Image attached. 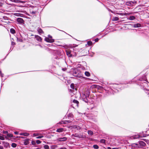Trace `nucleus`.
Listing matches in <instances>:
<instances>
[{
  "mask_svg": "<svg viewBox=\"0 0 149 149\" xmlns=\"http://www.w3.org/2000/svg\"><path fill=\"white\" fill-rule=\"evenodd\" d=\"M141 26V24H140L138 23L134 24L133 25V27L134 28L140 27Z\"/></svg>",
  "mask_w": 149,
  "mask_h": 149,
  "instance_id": "11",
  "label": "nucleus"
},
{
  "mask_svg": "<svg viewBox=\"0 0 149 149\" xmlns=\"http://www.w3.org/2000/svg\"><path fill=\"white\" fill-rule=\"evenodd\" d=\"M69 91L70 92H72V90H71V89H69Z\"/></svg>",
  "mask_w": 149,
  "mask_h": 149,
  "instance_id": "49",
  "label": "nucleus"
},
{
  "mask_svg": "<svg viewBox=\"0 0 149 149\" xmlns=\"http://www.w3.org/2000/svg\"><path fill=\"white\" fill-rule=\"evenodd\" d=\"M63 70H64V69H63Z\"/></svg>",
  "mask_w": 149,
  "mask_h": 149,
  "instance_id": "57",
  "label": "nucleus"
},
{
  "mask_svg": "<svg viewBox=\"0 0 149 149\" xmlns=\"http://www.w3.org/2000/svg\"><path fill=\"white\" fill-rule=\"evenodd\" d=\"M100 142L101 143H105V140L104 139H102L100 140Z\"/></svg>",
  "mask_w": 149,
  "mask_h": 149,
  "instance_id": "33",
  "label": "nucleus"
},
{
  "mask_svg": "<svg viewBox=\"0 0 149 149\" xmlns=\"http://www.w3.org/2000/svg\"><path fill=\"white\" fill-rule=\"evenodd\" d=\"M112 149H118V148H113Z\"/></svg>",
  "mask_w": 149,
  "mask_h": 149,
  "instance_id": "51",
  "label": "nucleus"
},
{
  "mask_svg": "<svg viewBox=\"0 0 149 149\" xmlns=\"http://www.w3.org/2000/svg\"><path fill=\"white\" fill-rule=\"evenodd\" d=\"M17 22L20 23H22L24 22V21L23 19L21 18H18L17 19Z\"/></svg>",
  "mask_w": 149,
  "mask_h": 149,
  "instance_id": "9",
  "label": "nucleus"
},
{
  "mask_svg": "<svg viewBox=\"0 0 149 149\" xmlns=\"http://www.w3.org/2000/svg\"><path fill=\"white\" fill-rule=\"evenodd\" d=\"M73 74L74 76L80 78L82 77L81 72L78 71L77 69H74L73 71Z\"/></svg>",
  "mask_w": 149,
  "mask_h": 149,
  "instance_id": "1",
  "label": "nucleus"
},
{
  "mask_svg": "<svg viewBox=\"0 0 149 149\" xmlns=\"http://www.w3.org/2000/svg\"><path fill=\"white\" fill-rule=\"evenodd\" d=\"M82 99H83V100L84 101H85V102H88V100L87 99V98L88 97H87L85 95V94H82Z\"/></svg>",
  "mask_w": 149,
  "mask_h": 149,
  "instance_id": "7",
  "label": "nucleus"
},
{
  "mask_svg": "<svg viewBox=\"0 0 149 149\" xmlns=\"http://www.w3.org/2000/svg\"><path fill=\"white\" fill-rule=\"evenodd\" d=\"M3 144L4 145V146L6 147L8 146H9V143L6 142H3Z\"/></svg>",
  "mask_w": 149,
  "mask_h": 149,
  "instance_id": "22",
  "label": "nucleus"
},
{
  "mask_svg": "<svg viewBox=\"0 0 149 149\" xmlns=\"http://www.w3.org/2000/svg\"><path fill=\"white\" fill-rule=\"evenodd\" d=\"M41 142L39 140H37L36 141V143L38 144H40L41 143Z\"/></svg>",
  "mask_w": 149,
  "mask_h": 149,
  "instance_id": "36",
  "label": "nucleus"
},
{
  "mask_svg": "<svg viewBox=\"0 0 149 149\" xmlns=\"http://www.w3.org/2000/svg\"><path fill=\"white\" fill-rule=\"evenodd\" d=\"M3 147L2 146H0V149H3Z\"/></svg>",
  "mask_w": 149,
  "mask_h": 149,
  "instance_id": "48",
  "label": "nucleus"
},
{
  "mask_svg": "<svg viewBox=\"0 0 149 149\" xmlns=\"http://www.w3.org/2000/svg\"><path fill=\"white\" fill-rule=\"evenodd\" d=\"M63 131H65L64 130V129L63 128H58L56 130V132H58L60 133L63 132Z\"/></svg>",
  "mask_w": 149,
  "mask_h": 149,
  "instance_id": "10",
  "label": "nucleus"
},
{
  "mask_svg": "<svg viewBox=\"0 0 149 149\" xmlns=\"http://www.w3.org/2000/svg\"><path fill=\"white\" fill-rule=\"evenodd\" d=\"M93 148L95 149H98L99 148V146L97 145H94L93 146Z\"/></svg>",
  "mask_w": 149,
  "mask_h": 149,
  "instance_id": "27",
  "label": "nucleus"
},
{
  "mask_svg": "<svg viewBox=\"0 0 149 149\" xmlns=\"http://www.w3.org/2000/svg\"><path fill=\"white\" fill-rule=\"evenodd\" d=\"M10 32L12 34H14L15 33V31L14 29L12 28L10 29Z\"/></svg>",
  "mask_w": 149,
  "mask_h": 149,
  "instance_id": "19",
  "label": "nucleus"
},
{
  "mask_svg": "<svg viewBox=\"0 0 149 149\" xmlns=\"http://www.w3.org/2000/svg\"><path fill=\"white\" fill-rule=\"evenodd\" d=\"M98 38H96L95 39V42H97L98 41Z\"/></svg>",
  "mask_w": 149,
  "mask_h": 149,
  "instance_id": "46",
  "label": "nucleus"
},
{
  "mask_svg": "<svg viewBox=\"0 0 149 149\" xmlns=\"http://www.w3.org/2000/svg\"><path fill=\"white\" fill-rule=\"evenodd\" d=\"M73 102L74 103H76V104H77V106H78V104L79 103V102L78 101L76 100H73Z\"/></svg>",
  "mask_w": 149,
  "mask_h": 149,
  "instance_id": "28",
  "label": "nucleus"
},
{
  "mask_svg": "<svg viewBox=\"0 0 149 149\" xmlns=\"http://www.w3.org/2000/svg\"><path fill=\"white\" fill-rule=\"evenodd\" d=\"M0 139L2 140H4V138L3 136H0Z\"/></svg>",
  "mask_w": 149,
  "mask_h": 149,
  "instance_id": "37",
  "label": "nucleus"
},
{
  "mask_svg": "<svg viewBox=\"0 0 149 149\" xmlns=\"http://www.w3.org/2000/svg\"><path fill=\"white\" fill-rule=\"evenodd\" d=\"M85 94V95L88 97H89L90 95V92L89 91L87 90L85 93H84Z\"/></svg>",
  "mask_w": 149,
  "mask_h": 149,
  "instance_id": "13",
  "label": "nucleus"
},
{
  "mask_svg": "<svg viewBox=\"0 0 149 149\" xmlns=\"http://www.w3.org/2000/svg\"><path fill=\"white\" fill-rule=\"evenodd\" d=\"M116 14L118 15H120L121 16L124 15H125L124 14V13H116Z\"/></svg>",
  "mask_w": 149,
  "mask_h": 149,
  "instance_id": "30",
  "label": "nucleus"
},
{
  "mask_svg": "<svg viewBox=\"0 0 149 149\" xmlns=\"http://www.w3.org/2000/svg\"><path fill=\"white\" fill-rule=\"evenodd\" d=\"M11 146L13 148H15L17 146V144L15 143H13L12 144Z\"/></svg>",
  "mask_w": 149,
  "mask_h": 149,
  "instance_id": "29",
  "label": "nucleus"
},
{
  "mask_svg": "<svg viewBox=\"0 0 149 149\" xmlns=\"http://www.w3.org/2000/svg\"><path fill=\"white\" fill-rule=\"evenodd\" d=\"M135 19V17L134 16H131L128 19L130 20H133Z\"/></svg>",
  "mask_w": 149,
  "mask_h": 149,
  "instance_id": "18",
  "label": "nucleus"
},
{
  "mask_svg": "<svg viewBox=\"0 0 149 149\" xmlns=\"http://www.w3.org/2000/svg\"><path fill=\"white\" fill-rule=\"evenodd\" d=\"M57 146L56 145H52L51 146V149H55L57 148Z\"/></svg>",
  "mask_w": 149,
  "mask_h": 149,
  "instance_id": "15",
  "label": "nucleus"
},
{
  "mask_svg": "<svg viewBox=\"0 0 149 149\" xmlns=\"http://www.w3.org/2000/svg\"><path fill=\"white\" fill-rule=\"evenodd\" d=\"M85 75L87 77H89L90 76V73L87 71H86L85 72Z\"/></svg>",
  "mask_w": 149,
  "mask_h": 149,
  "instance_id": "17",
  "label": "nucleus"
},
{
  "mask_svg": "<svg viewBox=\"0 0 149 149\" xmlns=\"http://www.w3.org/2000/svg\"><path fill=\"white\" fill-rule=\"evenodd\" d=\"M9 136H10V137H12L13 136L11 134H10V135H9Z\"/></svg>",
  "mask_w": 149,
  "mask_h": 149,
  "instance_id": "52",
  "label": "nucleus"
},
{
  "mask_svg": "<svg viewBox=\"0 0 149 149\" xmlns=\"http://www.w3.org/2000/svg\"><path fill=\"white\" fill-rule=\"evenodd\" d=\"M139 144L140 146V147H141V146H144L146 145V143L144 142L143 141H139ZM135 144V145L136 146H138V147H140V146H138V144Z\"/></svg>",
  "mask_w": 149,
  "mask_h": 149,
  "instance_id": "3",
  "label": "nucleus"
},
{
  "mask_svg": "<svg viewBox=\"0 0 149 149\" xmlns=\"http://www.w3.org/2000/svg\"><path fill=\"white\" fill-rule=\"evenodd\" d=\"M73 49V50H74V49H73V48H72V49Z\"/></svg>",
  "mask_w": 149,
  "mask_h": 149,
  "instance_id": "55",
  "label": "nucleus"
},
{
  "mask_svg": "<svg viewBox=\"0 0 149 149\" xmlns=\"http://www.w3.org/2000/svg\"><path fill=\"white\" fill-rule=\"evenodd\" d=\"M63 70H64V69H63Z\"/></svg>",
  "mask_w": 149,
  "mask_h": 149,
  "instance_id": "58",
  "label": "nucleus"
},
{
  "mask_svg": "<svg viewBox=\"0 0 149 149\" xmlns=\"http://www.w3.org/2000/svg\"><path fill=\"white\" fill-rule=\"evenodd\" d=\"M75 128H77V130H80L81 129L80 127L79 126H76Z\"/></svg>",
  "mask_w": 149,
  "mask_h": 149,
  "instance_id": "39",
  "label": "nucleus"
},
{
  "mask_svg": "<svg viewBox=\"0 0 149 149\" xmlns=\"http://www.w3.org/2000/svg\"><path fill=\"white\" fill-rule=\"evenodd\" d=\"M48 37H49V38H52V36H50V35H48Z\"/></svg>",
  "mask_w": 149,
  "mask_h": 149,
  "instance_id": "45",
  "label": "nucleus"
},
{
  "mask_svg": "<svg viewBox=\"0 0 149 149\" xmlns=\"http://www.w3.org/2000/svg\"><path fill=\"white\" fill-rule=\"evenodd\" d=\"M67 55L69 57H73L76 56V54L75 52H74L73 51H72L70 49H68L66 51Z\"/></svg>",
  "mask_w": 149,
  "mask_h": 149,
  "instance_id": "2",
  "label": "nucleus"
},
{
  "mask_svg": "<svg viewBox=\"0 0 149 149\" xmlns=\"http://www.w3.org/2000/svg\"><path fill=\"white\" fill-rule=\"evenodd\" d=\"M17 40L18 42H22V40L21 38H17Z\"/></svg>",
  "mask_w": 149,
  "mask_h": 149,
  "instance_id": "34",
  "label": "nucleus"
},
{
  "mask_svg": "<svg viewBox=\"0 0 149 149\" xmlns=\"http://www.w3.org/2000/svg\"><path fill=\"white\" fill-rule=\"evenodd\" d=\"M22 15L20 13H16L15 15L18 16H22Z\"/></svg>",
  "mask_w": 149,
  "mask_h": 149,
  "instance_id": "35",
  "label": "nucleus"
},
{
  "mask_svg": "<svg viewBox=\"0 0 149 149\" xmlns=\"http://www.w3.org/2000/svg\"><path fill=\"white\" fill-rule=\"evenodd\" d=\"M88 134L91 135H92L93 134V132L91 130H88Z\"/></svg>",
  "mask_w": 149,
  "mask_h": 149,
  "instance_id": "21",
  "label": "nucleus"
},
{
  "mask_svg": "<svg viewBox=\"0 0 149 149\" xmlns=\"http://www.w3.org/2000/svg\"><path fill=\"white\" fill-rule=\"evenodd\" d=\"M20 135H23L24 136H28L29 135V133H22L20 134Z\"/></svg>",
  "mask_w": 149,
  "mask_h": 149,
  "instance_id": "20",
  "label": "nucleus"
},
{
  "mask_svg": "<svg viewBox=\"0 0 149 149\" xmlns=\"http://www.w3.org/2000/svg\"><path fill=\"white\" fill-rule=\"evenodd\" d=\"M0 74L2 77H3V74L1 73V71L0 70Z\"/></svg>",
  "mask_w": 149,
  "mask_h": 149,
  "instance_id": "43",
  "label": "nucleus"
},
{
  "mask_svg": "<svg viewBox=\"0 0 149 149\" xmlns=\"http://www.w3.org/2000/svg\"><path fill=\"white\" fill-rule=\"evenodd\" d=\"M66 123H65L63 121H61V122H60L59 123V124H62L63 123V124H65Z\"/></svg>",
  "mask_w": 149,
  "mask_h": 149,
  "instance_id": "42",
  "label": "nucleus"
},
{
  "mask_svg": "<svg viewBox=\"0 0 149 149\" xmlns=\"http://www.w3.org/2000/svg\"><path fill=\"white\" fill-rule=\"evenodd\" d=\"M30 12L31 14H35L36 13V12L34 11H31Z\"/></svg>",
  "mask_w": 149,
  "mask_h": 149,
  "instance_id": "41",
  "label": "nucleus"
},
{
  "mask_svg": "<svg viewBox=\"0 0 149 149\" xmlns=\"http://www.w3.org/2000/svg\"><path fill=\"white\" fill-rule=\"evenodd\" d=\"M72 136L74 137H79V138H81V135H79L77 134H73Z\"/></svg>",
  "mask_w": 149,
  "mask_h": 149,
  "instance_id": "16",
  "label": "nucleus"
},
{
  "mask_svg": "<svg viewBox=\"0 0 149 149\" xmlns=\"http://www.w3.org/2000/svg\"><path fill=\"white\" fill-rule=\"evenodd\" d=\"M41 133L39 132L37 133H34L33 134V136H36L40 135L41 134Z\"/></svg>",
  "mask_w": 149,
  "mask_h": 149,
  "instance_id": "25",
  "label": "nucleus"
},
{
  "mask_svg": "<svg viewBox=\"0 0 149 149\" xmlns=\"http://www.w3.org/2000/svg\"><path fill=\"white\" fill-rule=\"evenodd\" d=\"M80 68H81V69L83 70H85V68L83 66H81L80 67Z\"/></svg>",
  "mask_w": 149,
  "mask_h": 149,
  "instance_id": "40",
  "label": "nucleus"
},
{
  "mask_svg": "<svg viewBox=\"0 0 149 149\" xmlns=\"http://www.w3.org/2000/svg\"><path fill=\"white\" fill-rule=\"evenodd\" d=\"M11 44L12 45H15V43L13 42H11Z\"/></svg>",
  "mask_w": 149,
  "mask_h": 149,
  "instance_id": "44",
  "label": "nucleus"
},
{
  "mask_svg": "<svg viewBox=\"0 0 149 149\" xmlns=\"http://www.w3.org/2000/svg\"><path fill=\"white\" fill-rule=\"evenodd\" d=\"M92 43V42L91 41H89L87 42V44L89 46L91 45Z\"/></svg>",
  "mask_w": 149,
  "mask_h": 149,
  "instance_id": "31",
  "label": "nucleus"
},
{
  "mask_svg": "<svg viewBox=\"0 0 149 149\" xmlns=\"http://www.w3.org/2000/svg\"><path fill=\"white\" fill-rule=\"evenodd\" d=\"M140 136H139V135H138V136H135L134 137V139H137V138H139V137H140Z\"/></svg>",
  "mask_w": 149,
  "mask_h": 149,
  "instance_id": "38",
  "label": "nucleus"
},
{
  "mask_svg": "<svg viewBox=\"0 0 149 149\" xmlns=\"http://www.w3.org/2000/svg\"><path fill=\"white\" fill-rule=\"evenodd\" d=\"M45 40L48 42L52 43L54 42V40L52 38H50L48 37H46L45 39Z\"/></svg>",
  "mask_w": 149,
  "mask_h": 149,
  "instance_id": "4",
  "label": "nucleus"
},
{
  "mask_svg": "<svg viewBox=\"0 0 149 149\" xmlns=\"http://www.w3.org/2000/svg\"><path fill=\"white\" fill-rule=\"evenodd\" d=\"M37 30L38 33L40 34L43 33L42 30L40 28H38L37 29Z\"/></svg>",
  "mask_w": 149,
  "mask_h": 149,
  "instance_id": "12",
  "label": "nucleus"
},
{
  "mask_svg": "<svg viewBox=\"0 0 149 149\" xmlns=\"http://www.w3.org/2000/svg\"><path fill=\"white\" fill-rule=\"evenodd\" d=\"M1 143V141H0V144Z\"/></svg>",
  "mask_w": 149,
  "mask_h": 149,
  "instance_id": "56",
  "label": "nucleus"
},
{
  "mask_svg": "<svg viewBox=\"0 0 149 149\" xmlns=\"http://www.w3.org/2000/svg\"><path fill=\"white\" fill-rule=\"evenodd\" d=\"M70 87L72 89H75L74 84L73 83H72L70 84Z\"/></svg>",
  "mask_w": 149,
  "mask_h": 149,
  "instance_id": "24",
  "label": "nucleus"
},
{
  "mask_svg": "<svg viewBox=\"0 0 149 149\" xmlns=\"http://www.w3.org/2000/svg\"><path fill=\"white\" fill-rule=\"evenodd\" d=\"M14 133L16 134H18V132H15Z\"/></svg>",
  "mask_w": 149,
  "mask_h": 149,
  "instance_id": "47",
  "label": "nucleus"
},
{
  "mask_svg": "<svg viewBox=\"0 0 149 149\" xmlns=\"http://www.w3.org/2000/svg\"><path fill=\"white\" fill-rule=\"evenodd\" d=\"M43 133H42V134H40V136H39L36 137V139H40V138H42L44 136L43 135Z\"/></svg>",
  "mask_w": 149,
  "mask_h": 149,
  "instance_id": "23",
  "label": "nucleus"
},
{
  "mask_svg": "<svg viewBox=\"0 0 149 149\" xmlns=\"http://www.w3.org/2000/svg\"><path fill=\"white\" fill-rule=\"evenodd\" d=\"M107 149H111V148L110 147H108L107 148Z\"/></svg>",
  "mask_w": 149,
  "mask_h": 149,
  "instance_id": "50",
  "label": "nucleus"
},
{
  "mask_svg": "<svg viewBox=\"0 0 149 149\" xmlns=\"http://www.w3.org/2000/svg\"><path fill=\"white\" fill-rule=\"evenodd\" d=\"M148 95H149V93H148Z\"/></svg>",
  "mask_w": 149,
  "mask_h": 149,
  "instance_id": "54",
  "label": "nucleus"
},
{
  "mask_svg": "<svg viewBox=\"0 0 149 149\" xmlns=\"http://www.w3.org/2000/svg\"><path fill=\"white\" fill-rule=\"evenodd\" d=\"M136 3V1H129L127 2L126 3V4L127 5L131 6H133L134 4Z\"/></svg>",
  "mask_w": 149,
  "mask_h": 149,
  "instance_id": "5",
  "label": "nucleus"
},
{
  "mask_svg": "<svg viewBox=\"0 0 149 149\" xmlns=\"http://www.w3.org/2000/svg\"><path fill=\"white\" fill-rule=\"evenodd\" d=\"M36 149H40V148H36Z\"/></svg>",
  "mask_w": 149,
  "mask_h": 149,
  "instance_id": "53",
  "label": "nucleus"
},
{
  "mask_svg": "<svg viewBox=\"0 0 149 149\" xmlns=\"http://www.w3.org/2000/svg\"><path fill=\"white\" fill-rule=\"evenodd\" d=\"M67 140V138L65 137H63V138H60L57 139V140L58 141H65Z\"/></svg>",
  "mask_w": 149,
  "mask_h": 149,
  "instance_id": "6",
  "label": "nucleus"
},
{
  "mask_svg": "<svg viewBox=\"0 0 149 149\" xmlns=\"http://www.w3.org/2000/svg\"><path fill=\"white\" fill-rule=\"evenodd\" d=\"M44 148L45 149H49V147L48 145H46L44 146Z\"/></svg>",
  "mask_w": 149,
  "mask_h": 149,
  "instance_id": "26",
  "label": "nucleus"
},
{
  "mask_svg": "<svg viewBox=\"0 0 149 149\" xmlns=\"http://www.w3.org/2000/svg\"><path fill=\"white\" fill-rule=\"evenodd\" d=\"M8 20V17H3V19H2L3 21H4V20Z\"/></svg>",
  "mask_w": 149,
  "mask_h": 149,
  "instance_id": "32",
  "label": "nucleus"
},
{
  "mask_svg": "<svg viewBox=\"0 0 149 149\" xmlns=\"http://www.w3.org/2000/svg\"><path fill=\"white\" fill-rule=\"evenodd\" d=\"M119 18L117 17H113L112 20L113 21H117L119 20Z\"/></svg>",
  "mask_w": 149,
  "mask_h": 149,
  "instance_id": "14",
  "label": "nucleus"
},
{
  "mask_svg": "<svg viewBox=\"0 0 149 149\" xmlns=\"http://www.w3.org/2000/svg\"><path fill=\"white\" fill-rule=\"evenodd\" d=\"M35 38L39 42L41 41L42 40L41 37L38 35H35Z\"/></svg>",
  "mask_w": 149,
  "mask_h": 149,
  "instance_id": "8",
  "label": "nucleus"
}]
</instances>
